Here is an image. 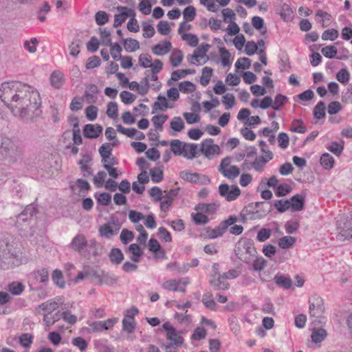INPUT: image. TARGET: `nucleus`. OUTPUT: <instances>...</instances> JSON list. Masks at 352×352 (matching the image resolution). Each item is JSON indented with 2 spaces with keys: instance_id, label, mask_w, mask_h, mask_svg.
Returning a JSON list of instances; mask_svg holds the SVG:
<instances>
[{
  "instance_id": "nucleus-30",
  "label": "nucleus",
  "mask_w": 352,
  "mask_h": 352,
  "mask_svg": "<svg viewBox=\"0 0 352 352\" xmlns=\"http://www.w3.org/2000/svg\"><path fill=\"white\" fill-rule=\"evenodd\" d=\"M8 291L14 296L21 295L24 289L25 285L19 281H13L8 285Z\"/></svg>"
},
{
  "instance_id": "nucleus-1",
  "label": "nucleus",
  "mask_w": 352,
  "mask_h": 352,
  "mask_svg": "<svg viewBox=\"0 0 352 352\" xmlns=\"http://www.w3.org/2000/svg\"><path fill=\"white\" fill-rule=\"evenodd\" d=\"M0 99L15 116L32 120L42 114L41 98L33 87L19 81L4 82L0 85Z\"/></svg>"
},
{
  "instance_id": "nucleus-55",
  "label": "nucleus",
  "mask_w": 352,
  "mask_h": 352,
  "mask_svg": "<svg viewBox=\"0 0 352 352\" xmlns=\"http://www.w3.org/2000/svg\"><path fill=\"white\" fill-rule=\"evenodd\" d=\"M95 346L98 352H114L113 347L109 345L106 340L96 342Z\"/></svg>"
},
{
  "instance_id": "nucleus-13",
  "label": "nucleus",
  "mask_w": 352,
  "mask_h": 352,
  "mask_svg": "<svg viewBox=\"0 0 352 352\" xmlns=\"http://www.w3.org/2000/svg\"><path fill=\"white\" fill-rule=\"evenodd\" d=\"M309 315L311 317L319 318L324 312V302L322 298L318 296L309 299Z\"/></svg>"
},
{
  "instance_id": "nucleus-21",
  "label": "nucleus",
  "mask_w": 352,
  "mask_h": 352,
  "mask_svg": "<svg viewBox=\"0 0 352 352\" xmlns=\"http://www.w3.org/2000/svg\"><path fill=\"white\" fill-rule=\"evenodd\" d=\"M87 245V240L83 234H77L71 241L69 246L73 250L80 252Z\"/></svg>"
},
{
  "instance_id": "nucleus-40",
  "label": "nucleus",
  "mask_w": 352,
  "mask_h": 352,
  "mask_svg": "<svg viewBox=\"0 0 352 352\" xmlns=\"http://www.w3.org/2000/svg\"><path fill=\"white\" fill-rule=\"evenodd\" d=\"M280 16L285 21H290L293 19V11L290 6L286 3H284L280 10Z\"/></svg>"
},
{
  "instance_id": "nucleus-8",
  "label": "nucleus",
  "mask_w": 352,
  "mask_h": 352,
  "mask_svg": "<svg viewBox=\"0 0 352 352\" xmlns=\"http://www.w3.org/2000/svg\"><path fill=\"white\" fill-rule=\"evenodd\" d=\"M121 228V223L118 219L111 218L109 223H104L98 228V232L101 237L109 239L118 234Z\"/></svg>"
},
{
  "instance_id": "nucleus-6",
  "label": "nucleus",
  "mask_w": 352,
  "mask_h": 352,
  "mask_svg": "<svg viewBox=\"0 0 352 352\" xmlns=\"http://www.w3.org/2000/svg\"><path fill=\"white\" fill-rule=\"evenodd\" d=\"M36 207L32 205H28L26 208L16 217L15 226L20 230H26L30 226L32 217L36 214Z\"/></svg>"
},
{
  "instance_id": "nucleus-3",
  "label": "nucleus",
  "mask_w": 352,
  "mask_h": 352,
  "mask_svg": "<svg viewBox=\"0 0 352 352\" xmlns=\"http://www.w3.org/2000/svg\"><path fill=\"white\" fill-rule=\"evenodd\" d=\"M162 329L166 331V339L170 341V343L163 344L165 352H176L175 350L173 351L172 349L182 346L184 342L181 332L177 331L168 322L162 324Z\"/></svg>"
},
{
  "instance_id": "nucleus-2",
  "label": "nucleus",
  "mask_w": 352,
  "mask_h": 352,
  "mask_svg": "<svg viewBox=\"0 0 352 352\" xmlns=\"http://www.w3.org/2000/svg\"><path fill=\"white\" fill-rule=\"evenodd\" d=\"M234 252L240 261L247 264H250L257 254L254 242L250 239L239 241L236 245Z\"/></svg>"
},
{
  "instance_id": "nucleus-50",
  "label": "nucleus",
  "mask_w": 352,
  "mask_h": 352,
  "mask_svg": "<svg viewBox=\"0 0 352 352\" xmlns=\"http://www.w3.org/2000/svg\"><path fill=\"white\" fill-rule=\"evenodd\" d=\"M314 118L320 120L325 116V104L322 101H320L316 105L313 111Z\"/></svg>"
},
{
  "instance_id": "nucleus-37",
  "label": "nucleus",
  "mask_w": 352,
  "mask_h": 352,
  "mask_svg": "<svg viewBox=\"0 0 352 352\" xmlns=\"http://www.w3.org/2000/svg\"><path fill=\"white\" fill-rule=\"evenodd\" d=\"M91 160L89 156H85L84 158L79 162L80 168L84 177H90L93 175L91 168L87 164Z\"/></svg>"
},
{
  "instance_id": "nucleus-10",
  "label": "nucleus",
  "mask_w": 352,
  "mask_h": 352,
  "mask_svg": "<svg viewBox=\"0 0 352 352\" xmlns=\"http://www.w3.org/2000/svg\"><path fill=\"white\" fill-rule=\"evenodd\" d=\"M231 158L223 159L219 166V171L226 178L234 179L240 175V169L236 166L230 165Z\"/></svg>"
},
{
  "instance_id": "nucleus-41",
  "label": "nucleus",
  "mask_w": 352,
  "mask_h": 352,
  "mask_svg": "<svg viewBox=\"0 0 352 352\" xmlns=\"http://www.w3.org/2000/svg\"><path fill=\"white\" fill-rule=\"evenodd\" d=\"M124 47L128 52H133L140 48L139 42L133 38H126L124 40Z\"/></svg>"
},
{
  "instance_id": "nucleus-9",
  "label": "nucleus",
  "mask_w": 352,
  "mask_h": 352,
  "mask_svg": "<svg viewBox=\"0 0 352 352\" xmlns=\"http://www.w3.org/2000/svg\"><path fill=\"white\" fill-rule=\"evenodd\" d=\"M210 47V45L208 43L201 44L195 50L193 54L188 56V61L197 66L206 63L208 60L206 53Z\"/></svg>"
},
{
  "instance_id": "nucleus-23",
  "label": "nucleus",
  "mask_w": 352,
  "mask_h": 352,
  "mask_svg": "<svg viewBox=\"0 0 352 352\" xmlns=\"http://www.w3.org/2000/svg\"><path fill=\"white\" fill-rule=\"evenodd\" d=\"M219 204L216 203L204 204L201 203L195 206V210L197 212H202L204 214L212 215L216 213Z\"/></svg>"
},
{
  "instance_id": "nucleus-60",
  "label": "nucleus",
  "mask_w": 352,
  "mask_h": 352,
  "mask_svg": "<svg viewBox=\"0 0 352 352\" xmlns=\"http://www.w3.org/2000/svg\"><path fill=\"white\" fill-rule=\"evenodd\" d=\"M327 148L336 155L340 156L344 150V145L343 144L338 142H333L327 147Z\"/></svg>"
},
{
  "instance_id": "nucleus-17",
  "label": "nucleus",
  "mask_w": 352,
  "mask_h": 352,
  "mask_svg": "<svg viewBox=\"0 0 352 352\" xmlns=\"http://www.w3.org/2000/svg\"><path fill=\"white\" fill-rule=\"evenodd\" d=\"M339 232L337 239L340 241H344L352 239V217L346 219L343 222V225H339Z\"/></svg>"
},
{
  "instance_id": "nucleus-57",
  "label": "nucleus",
  "mask_w": 352,
  "mask_h": 352,
  "mask_svg": "<svg viewBox=\"0 0 352 352\" xmlns=\"http://www.w3.org/2000/svg\"><path fill=\"white\" fill-rule=\"evenodd\" d=\"M274 206L275 208L279 212H281V213L287 211L289 209H291L289 200H287V199L276 200L274 202Z\"/></svg>"
},
{
  "instance_id": "nucleus-33",
  "label": "nucleus",
  "mask_w": 352,
  "mask_h": 352,
  "mask_svg": "<svg viewBox=\"0 0 352 352\" xmlns=\"http://www.w3.org/2000/svg\"><path fill=\"white\" fill-rule=\"evenodd\" d=\"M321 166L326 170H330L333 168L335 160L333 157L328 153H323L320 159Z\"/></svg>"
},
{
  "instance_id": "nucleus-4",
  "label": "nucleus",
  "mask_w": 352,
  "mask_h": 352,
  "mask_svg": "<svg viewBox=\"0 0 352 352\" xmlns=\"http://www.w3.org/2000/svg\"><path fill=\"white\" fill-rule=\"evenodd\" d=\"M20 155V151L15 142L10 138H3L0 146V160L9 159L16 161Z\"/></svg>"
},
{
  "instance_id": "nucleus-34",
  "label": "nucleus",
  "mask_w": 352,
  "mask_h": 352,
  "mask_svg": "<svg viewBox=\"0 0 352 352\" xmlns=\"http://www.w3.org/2000/svg\"><path fill=\"white\" fill-rule=\"evenodd\" d=\"M109 259L111 263L118 265L123 261L124 254L120 249L113 248L110 251Z\"/></svg>"
},
{
  "instance_id": "nucleus-59",
  "label": "nucleus",
  "mask_w": 352,
  "mask_h": 352,
  "mask_svg": "<svg viewBox=\"0 0 352 352\" xmlns=\"http://www.w3.org/2000/svg\"><path fill=\"white\" fill-rule=\"evenodd\" d=\"M292 188L287 184H281L276 186L275 194L277 197H283L291 192Z\"/></svg>"
},
{
  "instance_id": "nucleus-46",
  "label": "nucleus",
  "mask_w": 352,
  "mask_h": 352,
  "mask_svg": "<svg viewBox=\"0 0 352 352\" xmlns=\"http://www.w3.org/2000/svg\"><path fill=\"white\" fill-rule=\"evenodd\" d=\"M167 115H157L152 118L151 121L156 130L162 131L163 129V124L167 120Z\"/></svg>"
},
{
  "instance_id": "nucleus-38",
  "label": "nucleus",
  "mask_w": 352,
  "mask_h": 352,
  "mask_svg": "<svg viewBox=\"0 0 352 352\" xmlns=\"http://www.w3.org/2000/svg\"><path fill=\"white\" fill-rule=\"evenodd\" d=\"M32 276L36 281L43 283H46L49 279V272L45 268L33 272Z\"/></svg>"
},
{
  "instance_id": "nucleus-45",
  "label": "nucleus",
  "mask_w": 352,
  "mask_h": 352,
  "mask_svg": "<svg viewBox=\"0 0 352 352\" xmlns=\"http://www.w3.org/2000/svg\"><path fill=\"white\" fill-rule=\"evenodd\" d=\"M213 69L211 67H205L202 69L201 76L200 78V83L203 86L208 85L212 77Z\"/></svg>"
},
{
  "instance_id": "nucleus-42",
  "label": "nucleus",
  "mask_w": 352,
  "mask_h": 352,
  "mask_svg": "<svg viewBox=\"0 0 352 352\" xmlns=\"http://www.w3.org/2000/svg\"><path fill=\"white\" fill-rule=\"evenodd\" d=\"M183 57L184 56L181 50H173L170 57V61L172 66L173 67H178L181 64Z\"/></svg>"
},
{
  "instance_id": "nucleus-24",
  "label": "nucleus",
  "mask_w": 352,
  "mask_h": 352,
  "mask_svg": "<svg viewBox=\"0 0 352 352\" xmlns=\"http://www.w3.org/2000/svg\"><path fill=\"white\" fill-rule=\"evenodd\" d=\"M289 202L292 211H300L304 208L305 197L302 195L297 194L292 197Z\"/></svg>"
},
{
  "instance_id": "nucleus-58",
  "label": "nucleus",
  "mask_w": 352,
  "mask_h": 352,
  "mask_svg": "<svg viewBox=\"0 0 352 352\" xmlns=\"http://www.w3.org/2000/svg\"><path fill=\"white\" fill-rule=\"evenodd\" d=\"M72 343L74 346L77 347L81 352L87 350L88 346L87 342L82 337H76L72 339Z\"/></svg>"
},
{
  "instance_id": "nucleus-53",
  "label": "nucleus",
  "mask_w": 352,
  "mask_h": 352,
  "mask_svg": "<svg viewBox=\"0 0 352 352\" xmlns=\"http://www.w3.org/2000/svg\"><path fill=\"white\" fill-rule=\"evenodd\" d=\"M157 100L158 101L155 102L153 104V109H160L164 111L168 108L172 107L171 106L168 105L167 100L164 96H159Z\"/></svg>"
},
{
  "instance_id": "nucleus-28",
  "label": "nucleus",
  "mask_w": 352,
  "mask_h": 352,
  "mask_svg": "<svg viewBox=\"0 0 352 352\" xmlns=\"http://www.w3.org/2000/svg\"><path fill=\"white\" fill-rule=\"evenodd\" d=\"M316 17L318 23L322 24V26L325 28L329 25L331 21V15L322 10H317Z\"/></svg>"
},
{
  "instance_id": "nucleus-63",
  "label": "nucleus",
  "mask_w": 352,
  "mask_h": 352,
  "mask_svg": "<svg viewBox=\"0 0 352 352\" xmlns=\"http://www.w3.org/2000/svg\"><path fill=\"white\" fill-rule=\"evenodd\" d=\"M179 90L185 94L192 93L195 90V85L190 81H183L179 84Z\"/></svg>"
},
{
  "instance_id": "nucleus-11",
  "label": "nucleus",
  "mask_w": 352,
  "mask_h": 352,
  "mask_svg": "<svg viewBox=\"0 0 352 352\" xmlns=\"http://www.w3.org/2000/svg\"><path fill=\"white\" fill-rule=\"evenodd\" d=\"M219 193L220 196L223 197L228 201H232L241 195V190L236 186H230L227 184H221L219 186Z\"/></svg>"
},
{
  "instance_id": "nucleus-43",
  "label": "nucleus",
  "mask_w": 352,
  "mask_h": 352,
  "mask_svg": "<svg viewBox=\"0 0 352 352\" xmlns=\"http://www.w3.org/2000/svg\"><path fill=\"white\" fill-rule=\"evenodd\" d=\"M180 281L177 279H168L162 284V287L168 292H177Z\"/></svg>"
},
{
  "instance_id": "nucleus-51",
  "label": "nucleus",
  "mask_w": 352,
  "mask_h": 352,
  "mask_svg": "<svg viewBox=\"0 0 352 352\" xmlns=\"http://www.w3.org/2000/svg\"><path fill=\"white\" fill-rule=\"evenodd\" d=\"M95 198L98 204L102 206H109L111 203V196L107 192L96 193Z\"/></svg>"
},
{
  "instance_id": "nucleus-7",
  "label": "nucleus",
  "mask_w": 352,
  "mask_h": 352,
  "mask_svg": "<svg viewBox=\"0 0 352 352\" xmlns=\"http://www.w3.org/2000/svg\"><path fill=\"white\" fill-rule=\"evenodd\" d=\"M238 221L236 216H230L228 219L221 221L220 224L214 228L208 227L206 228L207 236L210 239H214L223 235L229 226L234 225Z\"/></svg>"
},
{
  "instance_id": "nucleus-16",
  "label": "nucleus",
  "mask_w": 352,
  "mask_h": 352,
  "mask_svg": "<svg viewBox=\"0 0 352 352\" xmlns=\"http://www.w3.org/2000/svg\"><path fill=\"white\" fill-rule=\"evenodd\" d=\"M273 156L274 155L270 151H267L265 155L256 156L255 159L252 161L253 169L258 173L263 172L267 163L273 158Z\"/></svg>"
},
{
  "instance_id": "nucleus-5",
  "label": "nucleus",
  "mask_w": 352,
  "mask_h": 352,
  "mask_svg": "<svg viewBox=\"0 0 352 352\" xmlns=\"http://www.w3.org/2000/svg\"><path fill=\"white\" fill-rule=\"evenodd\" d=\"M18 256L16 252L12 250V245L4 241H0V267L9 268L14 265V259Z\"/></svg>"
},
{
  "instance_id": "nucleus-12",
  "label": "nucleus",
  "mask_w": 352,
  "mask_h": 352,
  "mask_svg": "<svg viewBox=\"0 0 352 352\" xmlns=\"http://www.w3.org/2000/svg\"><path fill=\"white\" fill-rule=\"evenodd\" d=\"M179 176L182 179L190 183L208 184L210 182L209 177L205 175H201L197 173H191L188 170L181 171Z\"/></svg>"
},
{
  "instance_id": "nucleus-61",
  "label": "nucleus",
  "mask_w": 352,
  "mask_h": 352,
  "mask_svg": "<svg viewBox=\"0 0 352 352\" xmlns=\"http://www.w3.org/2000/svg\"><path fill=\"white\" fill-rule=\"evenodd\" d=\"M138 63L143 68H150L152 63L151 56L148 54H141L139 56Z\"/></svg>"
},
{
  "instance_id": "nucleus-54",
  "label": "nucleus",
  "mask_w": 352,
  "mask_h": 352,
  "mask_svg": "<svg viewBox=\"0 0 352 352\" xmlns=\"http://www.w3.org/2000/svg\"><path fill=\"white\" fill-rule=\"evenodd\" d=\"M53 282L59 287L63 288L65 286V280L63 279L62 272L59 270H55L52 274Z\"/></svg>"
},
{
  "instance_id": "nucleus-39",
  "label": "nucleus",
  "mask_w": 352,
  "mask_h": 352,
  "mask_svg": "<svg viewBox=\"0 0 352 352\" xmlns=\"http://www.w3.org/2000/svg\"><path fill=\"white\" fill-rule=\"evenodd\" d=\"M170 150L175 155L181 156L185 143L179 140H173L170 143Z\"/></svg>"
},
{
  "instance_id": "nucleus-27",
  "label": "nucleus",
  "mask_w": 352,
  "mask_h": 352,
  "mask_svg": "<svg viewBox=\"0 0 352 352\" xmlns=\"http://www.w3.org/2000/svg\"><path fill=\"white\" fill-rule=\"evenodd\" d=\"M65 79L63 74L58 70L54 71L50 76V82L52 86L56 89L60 88L64 84Z\"/></svg>"
},
{
  "instance_id": "nucleus-64",
  "label": "nucleus",
  "mask_w": 352,
  "mask_h": 352,
  "mask_svg": "<svg viewBox=\"0 0 352 352\" xmlns=\"http://www.w3.org/2000/svg\"><path fill=\"white\" fill-rule=\"evenodd\" d=\"M32 342L33 336L30 333H23L19 338V344L25 348H29Z\"/></svg>"
},
{
  "instance_id": "nucleus-32",
  "label": "nucleus",
  "mask_w": 352,
  "mask_h": 352,
  "mask_svg": "<svg viewBox=\"0 0 352 352\" xmlns=\"http://www.w3.org/2000/svg\"><path fill=\"white\" fill-rule=\"evenodd\" d=\"M57 308H58V304L56 302L48 300V301H46V302L39 305L36 308V311L37 312H40V310L41 309L43 311L47 312V314H50L52 312H53Z\"/></svg>"
},
{
  "instance_id": "nucleus-56",
  "label": "nucleus",
  "mask_w": 352,
  "mask_h": 352,
  "mask_svg": "<svg viewBox=\"0 0 352 352\" xmlns=\"http://www.w3.org/2000/svg\"><path fill=\"white\" fill-rule=\"evenodd\" d=\"M192 218L196 225H204L209 222L208 217L202 212L192 214Z\"/></svg>"
},
{
  "instance_id": "nucleus-20",
  "label": "nucleus",
  "mask_w": 352,
  "mask_h": 352,
  "mask_svg": "<svg viewBox=\"0 0 352 352\" xmlns=\"http://www.w3.org/2000/svg\"><path fill=\"white\" fill-rule=\"evenodd\" d=\"M172 43L169 41H162L152 47V52L156 56H164L170 52Z\"/></svg>"
},
{
  "instance_id": "nucleus-36",
  "label": "nucleus",
  "mask_w": 352,
  "mask_h": 352,
  "mask_svg": "<svg viewBox=\"0 0 352 352\" xmlns=\"http://www.w3.org/2000/svg\"><path fill=\"white\" fill-rule=\"evenodd\" d=\"M296 238L292 236H285L278 240V245L282 249L292 248L296 243Z\"/></svg>"
},
{
  "instance_id": "nucleus-48",
  "label": "nucleus",
  "mask_w": 352,
  "mask_h": 352,
  "mask_svg": "<svg viewBox=\"0 0 352 352\" xmlns=\"http://www.w3.org/2000/svg\"><path fill=\"white\" fill-rule=\"evenodd\" d=\"M290 131L295 133H305L307 131V128L303 125L302 120H294L292 122Z\"/></svg>"
},
{
  "instance_id": "nucleus-31",
  "label": "nucleus",
  "mask_w": 352,
  "mask_h": 352,
  "mask_svg": "<svg viewBox=\"0 0 352 352\" xmlns=\"http://www.w3.org/2000/svg\"><path fill=\"white\" fill-rule=\"evenodd\" d=\"M98 93V87L96 85L91 84L87 86V89L85 92V98L87 102L93 103L96 100V94Z\"/></svg>"
},
{
  "instance_id": "nucleus-14",
  "label": "nucleus",
  "mask_w": 352,
  "mask_h": 352,
  "mask_svg": "<svg viewBox=\"0 0 352 352\" xmlns=\"http://www.w3.org/2000/svg\"><path fill=\"white\" fill-rule=\"evenodd\" d=\"M200 151L208 158H210L214 155H218L220 148L218 145L214 144V140L211 138L204 140L201 144Z\"/></svg>"
},
{
  "instance_id": "nucleus-15",
  "label": "nucleus",
  "mask_w": 352,
  "mask_h": 352,
  "mask_svg": "<svg viewBox=\"0 0 352 352\" xmlns=\"http://www.w3.org/2000/svg\"><path fill=\"white\" fill-rule=\"evenodd\" d=\"M118 319L116 318H109L103 321H96L89 324L91 332L97 333L107 331L111 329L116 323H117Z\"/></svg>"
},
{
  "instance_id": "nucleus-35",
  "label": "nucleus",
  "mask_w": 352,
  "mask_h": 352,
  "mask_svg": "<svg viewBox=\"0 0 352 352\" xmlns=\"http://www.w3.org/2000/svg\"><path fill=\"white\" fill-rule=\"evenodd\" d=\"M202 302L206 308L210 310L214 311L217 309V304L214 300L212 294L210 292L204 294Z\"/></svg>"
},
{
  "instance_id": "nucleus-62",
  "label": "nucleus",
  "mask_w": 352,
  "mask_h": 352,
  "mask_svg": "<svg viewBox=\"0 0 352 352\" xmlns=\"http://www.w3.org/2000/svg\"><path fill=\"white\" fill-rule=\"evenodd\" d=\"M219 53L221 58V65L223 67L230 66L231 65V55L230 52L225 47H221L219 50Z\"/></svg>"
},
{
  "instance_id": "nucleus-49",
  "label": "nucleus",
  "mask_w": 352,
  "mask_h": 352,
  "mask_svg": "<svg viewBox=\"0 0 352 352\" xmlns=\"http://www.w3.org/2000/svg\"><path fill=\"white\" fill-rule=\"evenodd\" d=\"M184 122L182 119L179 117H174L170 122V127L175 132H180L184 129Z\"/></svg>"
},
{
  "instance_id": "nucleus-47",
  "label": "nucleus",
  "mask_w": 352,
  "mask_h": 352,
  "mask_svg": "<svg viewBox=\"0 0 352 352\" xmlns=\"http://www.w3.org/2000/svg\"><path fill=\"white\" fill-rule=\"evenodd\" d=\"M166 268L176 274H179L186 272L189 270V265L184 263L182 266H179L175 262L167 264Z\"/></svg>"
},
{
  "instance_id": "nucleus-25",
  "label": "nucleus",
  "mask_w": 352,
  "mask_h": 352,
  "mask_svg": "<svg viewBox=\"0 0 352 352\" xmlns=\"http://www.w3.org/2000/svg\"><path fill=\"white\" fill-rule=\"evenodd\" d=\"M275 283L280 287L287 289L292 285V280L288 276L278 273L274 278Z\"/></svg>"
},
{
  "instance_id": "nucleus-19",
  "label": "nucleus",
  "mask_w": 352,
  "mask_h": 352,
  "mask_svg": "<svg viewBox=\"0 0 352 352\" xmlns=\"http://www.w3.org/2000/svg\"><path fill=\"white\" fill-rule=\"evenodd\" d=\"M102 131V127L99 124H87L84 126L83 135L85 138H97Z\"/></svg>"
},
{
  "instance_id": "nucleus-18",
  "label": "nucleus",
  "mask_w": 352,
  "mask_h": 352,
  "mask_svg": "<svg viewBox=\"0 0 352 352\" xmlns=\"http://www.w3.org/2000/svg\"><path fill=\"white\" fill-rule=\"evenodd\" d=\"M116 9L119 13L114 15L113 26L118 28L126 21L133 10L125 6H118Z\"/></svg>"
},
{
  "instance_id": "nucleus-29",
  "label": "nucleus",
  "mask_w": 352,
  "mask_h": 352,
  "mask_svg": "<svg viewBox=\"0 0 352 352\" xmlns=\"http://www.w3.org/2000/svg\"><path fill=\"white\" fill-rule=\"evenodd\" d=\"M327 336L326 330L322 328L314 329L311 332V338L314 343L322 342Z\"/></svg>"
},
{
  "instance_id": "nucleus-52",
  "label": "nucleus",
  "mask_w": 352,
  "mask_h": 352,
  "mask_svg": "<svg viewBox=\"0 0 352 352\" xmlns=\"http://www.w3.org/2000/svg\"><path fill=\"white\" fill-rule=\"evenodd\" d=\"M252 262V270L257 272L262 271L267 265V261L262 256H256Z\"/></svg>"
},
{
  "instance_id": "nucleus-22",
  "label": "nucleus",
  "mask_w": 352,
  "mask_h": 352,
  "mask_svg": "<svg viewBox=\"0 0 352 352\" xmlns=\"http://www.w3.org/2000/svg\"><path fill=\"white\" fill-rule=\"evenodd\" d=\"M210 283L216 290L228 289L230 286L224 275H214L213 278L210 280Z\"/></svg>"
},
{
  "instance_id": "nucleus-26",
  "label": "nucleus",
  "mask_w": 352,
  "mask_h": 352,
  "mask_svg": "<svg viewBox=\"0 0 352 352\" xmlns=\"http://www.w3.org/2000/svg\"><path fill=\"white\" fill-rule=\"evenodd\" d=\"M198 151V146L195 144L185 143L183 147L182 154L183 156L187 159H192L196 157Z\"/></svg>"
},
{
  "instance_id": "nucleus-44",
  "label": "nucleus",
  "mask_w": 352,
  "mask_h": 352,
  "mask_svg": "<svg viewBox=\"0 0 352 352\" xmlns=\"http://www.w3.org/2000/svg\"><path fill=\"white\" fill-rule=\"evenodd\" d=\"M38 43V40L36 37H33L30 40L25 41L23 47L28 52L34 54L37 50Z\"/></svg>"
}]
</instances>
